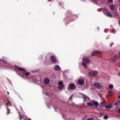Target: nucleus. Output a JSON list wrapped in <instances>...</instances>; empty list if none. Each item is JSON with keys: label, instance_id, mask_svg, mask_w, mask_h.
Segmentation results:
<instances>
[{"label": "nucleus", "instance_id": "2eb2a0df", "mask_svg": "<svg viewBox=\"0 0 120 120\" xmlns=\"http://www.w3.org/2000/svg\"><path fill=\"white\" fill-rule=\"evenodd\" d=\"M106 15L109 17H112V15L109 11L106 14Z\"/></svg>", "mask_w": 120, "mask_h": 120}, {"label": "nucleus", "instance_id": "6e6552de", "mask_svg": "<svg viewBox=\"0 0 120 120\" xmlns=\"http://www.w3.org/2000/svg\"><path fill=\"white\" fill-rule=\"evenodd\" d=\"M76 86L74 84H70L69 85V88L72 90H74Z\"/></svg>", "mask_w": 120, "mask_h": 120}, {"label": "nucleus", "instance_id": "f257e3e1", "mask_svg": "<svg viewBox=\"0 0 120 120\" xmlns=\"http://www.w3.org/2000/svg\"><path fill=\"white\" fill-rule=\"evenodd\" d=\"M15 66L17 70L22 71L23 74L25 75L26 76H27L28 75H30V73L27 72L23 68H21L19 67H18L16 65H15Z\"/></svg>", "mask_w": 120, "mask_h": 120}, {"label": "nucleus", "instance_id": "f8f14e48", "mask_svg": "<svg viewBox=\"0 0 120 120\" xmlns=\"http://www.w3.org/2000/svg\"><path fill=\"white\" fill-rule=\"evenodd\" d=\"M94 85L95 87L98 88H100L101 86L100 84L97 82L94 83Z\"/></svg>", "mask_w": 120, "mask_h": 120}, {"label": "nucleus", "instance_id": "cd10ccee", "mask_svg": "<svg viewBox=\"0 0 120 120\" xmlns=\"http://www.w3.org/2000/svg\"><path fill=\"white\" fill-rule=\"evenodd\" d=\"M114 105H118V103L117 102H116L114 103Z\"/></svg>", "mask_w": 120, "mask_h": 120}, {"label": "nucleus", "instance_id": "1a4fd4ad", "mask_svg": "<svg viewBox=\"0 0 120 120\" xmlns=\"http://www.w3.org/2000/svg\"><path fill=\"white\" fill-rule=\"evenodd\" d=\"M84 81L82 79H79L78 81V83L79 85H82L84 83Z\"/></svg>", "mask_w": 120, "mask_h": 120}, {"label": "nucleus", "instance_id": "2f4dec72", "mask_svg": "<svg viewBox=\"0 0 120 120\" xmlns=\"http://www.w3.org/2000/svg\"><path fill=\"white\" fill-rule=\"evenodd\" d=\"M68 120H75L74 119H72V118L71 119V118H70Z\"/></svg>", "mask_w": 120, "mask_h": 120}, {"label": "nucleus", "instance_id": "412c9836", "mask_svg": "<svg viewBox=\"0 0 120 120\" xmlns=\"http://www.w3.org/2000/svg\"><path fill=\"white\" fill-rule=\"evenodd\" d=\"M113 85L112 84H110L109 86V88L110 89H112L113 88Z\"/></svg>", "mask_w": 120, "mask_h": 120}, {"label": "nucleus", "instance_id": "0eeeda50", "mask_svg": "<svg viewBox=\"0 0 120 120\" xmlns=\"http://www.w3.org/2000/svg\"><path fill=\"white\" fill-rule=\"evenodd\" d=\"M82 60L86 62L87 63H89L90 62V60L85 56L83 57Z\"/></svg>", "mask_w": 120, "mask_h": 120}, {"label": "nucleus", "instance_id": "20e7f679", "mask_svg": "<svg viewBox=\"0 0 120 120\" xmlns=\"http://www.w3.org/2000/svg\"><path fill=\"white\" fill-rule=\"evenodd\" d=\"M50 59L52 62L54 63H57V61L56 60V57L55 56H51L50 57Z\"/></svg>", "mask_w": 120, "mask_h": 120}, {"label": "nucleus", "instance_id": "9b49d317", "mask_svg": "<svg viewBox=\"0 0 120 120\" xmlns=\"http://www.w3.org/2000/svg\"><path fill=\"white\" fill-rule=\"evenodd\" d=\"M54 69L56 71H58L60 69V68L58 65H56L54 67Z\"/></svg>", "mask_w": 120, "mask_h": 120}, {"label": "nucleus", "instance_id": "aec40b11", "mask_svg": "<svg viewBox=\"0 0 120 120\" xmlns=\"http://www.w3.org/2000/svg\"><path fill=\"white\" fill-rule=\"evenodd\" d=\"M110 9L112 10H114L115 8L114 5H111L110 6Z\"/></svg>", "mask_w": 120, "mask_h": 120}, {"label": "nucleus", "instance_id": "bb28decb", "mask_svg": "<svg viewBox=\"0 0 120 120\" xmlns=\"http://www.w3.org/2000/svg\"><path fill=\"white\" fill-rule=\"evenodd\" d=\"M108 1L109 3H112L113 2L112 0H107Z\"/></svg>", "mask_w": 120, "mask_h": 120}, {"label": "nucleus", "instance_id": "39448f33", "mask_svg": "<svg viewBox=\"0 0 120 120\" xmlns=\"http://www.w3.org/2000/svg\"><path fill=\"white\" fill-rule=\"evenodd\" d=\"M11 103L10 102L8 101V102L6 104V105H8L7 107V112L6 113L7 115H8L10 113V109L8 108V106H10L11 105Z\"/></svg>", "mask_w": 120, "mask_h": 120}, {"label": "nucleus", "instance_id": "dca6fc26", "mask_svg": "<svg viewBox=\"0 0 120 120\" xmlns=\"http://www.w3.org/2000/svg\"><path fill=\"white\" fill-rule=\"evenodd\" d=\"M112 107V106L111 105H106L105 106V107L106 109H110Z\"/></svg>", "mask_w": 120, "mask_h": 120}, {"label": "nucleus", "instance_id": "f03ea898", "mask_svg": "<svg viewBox=\"0 0 120 120\" xmlns=\"http://www.w3.org/2000/svg\"><path fill=\"white\" fill-rule=\"evenodd\" d=\"M98 72L96 71L92 70L89 71V74L91 77H94L97 75Z\"/></svg>", "mask_w": 120, "mask_h": 120}, {"label": "nucleus", "instance_id": "9d476101", "mask_svg": "<svg viewBox=\"0 0 120 120\" xmlns=\"http://www.w3.org/2000/svg\"><path fill=\"white\" fill-rule=\"evenodd\" d=\"M91 102L93 103V105H94L95 106L97 107L99 103L97 101H95L94 100H93L91 101Z\"/></svg>", "mask_w": 120, "mask_h": 120}, {"label": "nucleus", "instance_id": "a878e982", "mask_svg": "<svg viewBox=\"0 0 120 120\" xmlns=\"http://www.w3.org/2000/svg\"><path fill=\"white\" fill-rule=\"evenodd\" d=\"M0 62H3L4 63H6V62H5L4 60H1V59H0Z\"/></svg>", "mask_w": 120, "mask_h": 120}, {"label": "nucleus", "instance_id": "f704fd0d", "mask_svg": "<svg viewBox=\"0 0 120 120\" xmlns=\"http://www.w3.org/2000/svg\"><path fill=\"white\" fill-rule=\"evenodd\" d=\"M19 75H20L21 77H23V76H22L21 75H20L19 74Z\"/></svg>", "mask_w": 120, "mask_h": 120}, {"label": "nucleus", "instance_id": "5701e85b", "mask_svg": "<svg viewBox=\"0 0 120 120\" xmlns=\"http://www.w3.org/2000/svg\"><path fill=\"white\" fill-rule=\"evenodd\" d=\"M59 85H61V86L63 85V82L62 81L60 82L59 83Z\"/></svg>", "mask_w": 120, "mask_h": 120}, {"label": "nucleus", "instance_id": "f3484780", "mask_svg": "<svg viewBox=\"0 0 120 120\" xmlns=\"http://www.w3.org/2000/svg\"><path fill=\"white\" fill-rule=\"evenodd\" d=\"M82 65L84 66V67L86 68L87 67V65L86 63L85 62H82Z\"/></svg>", "mask_w": 120, "mask_h": 120}, {"label": "nucleus", "instance_id": "6ab92c4d", "mask_svg": "<svg viewBox=\"0 0 120 120\" xmlns=\"http://www.w3.org/2000/svg\"><path fill=\"white\" fill-rule=\"evenodd\" d=\"M108 92L109 94V96H111L112 95V91L111 90H109L108 91Z\"/></svg>", "mask_w": 120, "mask_h": 120}, {"label": "nucleus", "instance_id": "7ed1b4c3", "mask_svg": "<svg viewBox=\"0 0 120 120\" xmlns=\"http://www.w3.org/2000/svg\"><path fill=\"white\" fill-rule=\"evenodd\" d=\"M102 54L101 52L100 51H95L93 52L91 54V56H94L95 55L101 54Z\"/></svg>", "mask_w": 120, "mask_h": 120}, {"label": "nucleus", "instance_id": "4468645a", "mask_svg": "<svg viewBox=\"0 0 120 120\" xmlns=\"http://www.w3.org/2000/svg\"><path fill=\"white\" fill-rule=\"evenodd\" d=\"M103 11L105 14L106 15L109 12V11L106 9H103Z\"/></svg>", "mask_w": 120, "mask_h": 120}, {"label": "nucleus", "instance_id": "72a5a7b5", "mask_svg": "<svg viewBox=\"0 0 120 120\" xmlns=\"http://www.w3.org/2000/svg\"><path fill=\"white\" fill-rule=\"evenodd\" d=\"M118 75H119L120 76V71H119V74H118Z\"/></svg>", "mask_w": 120, "mask_h": 120}, {"label": "nucleus", "instance_id": "4be33fe9", "mask_svg": "<svg viewBox=\"0 0 120 120\" xmlns=\"http://www.w3.org/2000/svg\"><path fill=\"white\" fill-rule=\"evenodd\" d=\"M63 85H62V86H61V85H59L58 86V88L60 89H61L63 87Z\"/></svg>", "mask_w": 120, "mask_h": 120}, {"label": "nucleus", "instance_id": "423d86ee", "mask_svg": "<svg viewBox=\"0 0 120 120\" xmlns=\"http://www.w3.org/2000/svg\"><path fill=\"white\" fill-rule=\"evenodd\" d=\"M120 58V53H118L114 57V58L112 60L113 62H114L116 59Z\"/></svg>", "mask_w": 120, "mask_h": 120}, {"label": "nucleus", "instance_id": "473e14b6", "mask_svg": "<svg viewBox=\"0 0 120 120\" xmlns=\"http://www.w3.org/2000/svg\"><path fill=\"white\" fill-rule=\"evenodd\" d=\"M118 112L120 113V108L119 109H118Z\"/></svg>", "mask_w": 120, "mask_h": 120}, {"label": "nucleus", "instance_id": "7c9ffc66", "mask_svg": "<svg viewBox=\"0 0 120 120\" xmlns=\"http://www.w3.org/2000/svg\"><path fill=\"white\" fill-rule=\"evenodd\" d=\"M88 97H87V96H86V97H85L84 98V100H85V99H87L88 98Z\"/></svg>", "mask_w": 120, "mask_h": 120}, {"label": "nucleus", "instance_id": "c9c22d12", "mask_svg": "<svg viewBox=\"0 0 120 120\" xmlns=\"http://www.w3.org/2000/svg\"><path fill=\"white\" fill-rule=\"evenodd\" d=\"M120 99V96H119L118 97Z\"/></svg>", "mask_w": 120, "mask_h": 120}, {"label": "nucleus", "instance_id": "c756f323", "mask_svg": "<svg viewBox=\"0 0 120 120\" xmlns=\"http://www.w3.org/2000/svg\"><path fill=\"white\" fill-rule=\"evenodd\" d=\"M87 120H93L91 118H90L88 119Z\"/></svg>", "mask_w": 120, "mask_h": 120}, {"label": "nucleus", "instance_id": "e433bc0d", "mask_svg": "<svg viewBox=\"0 0 120 120\" xmlns=\"http://www.w3.org/2000/svg\"><path fill=\"white\" fill-rule=\"evenodd\" d=\"M7 100L8 101V100Z\"/></svg>", "mask_w": 120, "mask_h": 120}, {"label": "nucleus", "instance_id": "c85d7f7f", "mask_svg": "<svg viewBox=\"0 0 120 120\" xmlns=\"http://www.w3.org/2000/svg\"><path fill=\"white\" fill-rule=\"evenodd\" d=\"M72 98L71 97V96L69 99V100H72Z\"/></svg>", "mask_w": 120, "mask_h": 120}, {"label": "nucleus", "instance_id": "393cba45", "mask_svg": "<svg viewBox=\"0 0 120 120\" xmlns=\"http://www.w3.org/2000/svg\"><path fill=\"white\" fill-rule=\"evenodd\" d=\"M22 116L21 115H19V118L20 120H21L22 117Z\"/></svg>", "mask_w": 120, "mask_h": 120}, {"label": "nucleus", "instance_id": "ddd939ff", "mask_svg": "<svg viewBox=\"0 0 120 120\" xmlns=\"http://www.w3.org/2000/svg\"><path fill=\"white\" fill-rule=\"evenodd\" d=\"M49 79L48 78L45 79L44 80V82L45 84H48L49 82Z\"/></svg>", "mask_w": 120, "mask_h": 120}, {"label": "nucleus", "instance_id": "a211bd4d", "mask_svg": "<svg viewBox=\"0 0 120 120\" xmlns=\"http://www.w3.org/2000/svg\"><path fill=\"white\" fill-rule=\"evenodd\" d=\"M87 105H88L90 106H92L93 105V104L91 102H88L87 103Z\"/></svg>", "mask_w": 120, "mask_h": 120}, {"label": "nucleus", "instance_id": "b1692460", "mask_svg": "<svg viewBox=\"0 0 120 120\" xmlns=\"http://www.w3.org/2000/svg\"><path fill=\"white\" fill-rule=\"evenodd\" d=\"M104 118L106 120L108 118V116L107 115H105L104 117Z\"/></svg>", "mask_w": 120, "mask_h": 120}]
</instances>
